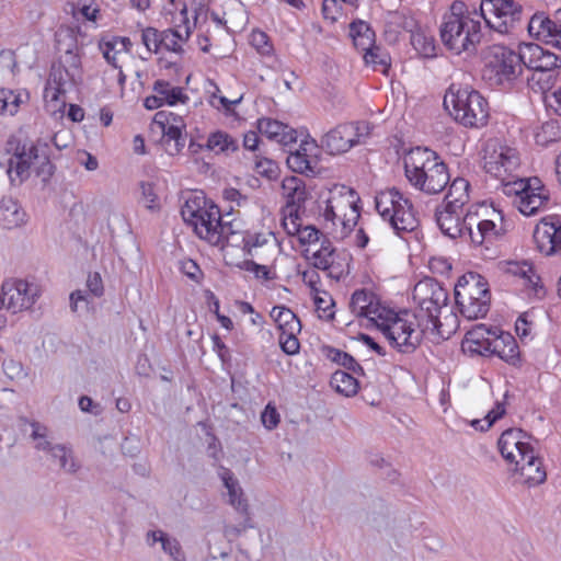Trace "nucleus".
I'll list each match as a JSON object with an SVG mask.
<instances>
[{
    "instance_id": "f257e3e1",
    "label": "nucleus",
    "mask_w": 561,
    "mask_h": 561,
    "mask_svg": "<svg viewBox=\"0 0 561 561\" xmlns=\"http://www.w3.org/2000/svg\"><path fill=\"white\" fill-rule=\"evenodd\" d=\"M439 38L444 47L454 55H474L482 39L477 7L462 0L453 1L442 16Z\"/></svg>"
},
{
    "instance_id": "f03ea898",
    "label": "nucleus",
    "mask_w": 561,
    "mask_h": 561,
    "mask_svg": "<svg viewBox=\"0 0 561 561\" xmlns=\"http://www.w3.org/2000/svg\"><path fill=\"white\" fill-rule=\"evenodd\" d=\"M473 206L461 209L448 206H437L435 220L444 236L456 240L470 241L474 247H484L491 251V247L499 238L500 232L494 221L480 217Z\"/></svg>"
},
{
    "instance_id": "7ed1b4c3",
    "label": "nucleus",
    "mask_w": 561,
    "mask_h": 561,
    "mask_svg": "<svg viewBox=\"0 0 561 561\" xmlns=\"http://www.w3.org/2000/svg\"><path fill=\"white\" fill-rule=\"evenodd\" d=\"M403 167L409 183L427 195L442 193L450 181L447 164L437 152L425 147L407 152Z\"/></svg>"
},
{
    "instance_id": "20e7f679",
    "label": "nucleus",
    "mask_w": 561,
    "mask_h": 561,
    "mask_svg": "<svg viewBox=\"0 0 561 561\" xmlns=\"http://www.w3.org/2000/svg\"><path fill=\"white\" fill-rule=\"evenodd\" d=\"M7 151L12 154L9 160L8 175L12 184L23 183L30 176L34 167L37 176L47 183L55 172V165L49 158V146L42 141L21 140L11 137L7 142Z\"/></svg>"
},
{
    "instance_id": "39448f33",
    "label": "nucleus",
    "mask_w": 561,
    "mask_h": 561,
    "mask_svg": "<svg viewBox=\"0 0 561 561\" xmlns=\"http://www.w3.org/2000/svg\"><path fill=\"white\" fill-rule=\"evenodd\" d=\"M365 312L367 314H363L362 318L376 323L390 345L400 353L411 354L420 346L425 329H421L420 323L415 327L413 322L383 307L377 295L374 294L373 299L368 301Z\"/></svg>"
},
{
    "instance_id": "423d86ee",
    "label": "nucleus",
    "mask_w": 561,
    "mask_h": 561,
    "mask_svg": "<svg viewBox=\"0 0 561 561\" xmlns=\"http://www.w3.org/2000/svg\"><path fill=\"white\" fill-rule=\"evenodd\" d=\"M444 106L465 127L479 128L488 123V101L469 85L453 83L445 94Z\"/></svg>"
},
{
    "instance_id": "0eeeda50",
    "label": "nucleus",
    "mask_w": 561,
    "mask_h": 561,
    "mask_svg": "<svg viewBox=\"0 0 561 561\" xmlns=\"http://www.w3.org/2000/svg\"><path fill=\"white\" fill-rule=\"evenodd\" d=\"M490 300L491 293L484 277L468 273L458 278L455 285V301L465 318H484L490 309Z\"/></svg>"
},
{
    "instance_id": "6e6552de",
    "label": "nucleus",
    "mask_w": 561,
    "mask_h": 561,
    "mask_svg": "<svg viewBox=\"0 0 561 561\" xmlns=\"http://www.w3.org/2000/svg\"><path fill=\"white\" fill-rule=\"evenodd\" d=\"M522 44L518 51L504 45L488 47L484 55L483 77L497 85L512 84L523 72Z\"/></svg>"
},
{
    "instance_id": "1a4fd4ad",
    "label": "nucleus",
    "mask_w": 561,
    "mask_h": 561,
    "mask_svg": "<svg viewBox=\"0 0 561 561\" xmlns=\"http://www.w3.org/2000/svg\"><path fill=\"white\" fill-rule=\"evenodd\" d=\"M375 206L379 215L390 222L397 234L411 232L419 226L412 202L396 187L378 193L375 197Z\"/></svg>"
},
{
    "instance_id": "9d476101",
    "label": "nucleus",
    "mask_w": 561,
    "mask_h": 561,
    "mask_svg": "<svg viewBox=\"0 0 561 561\" xmlns=\"http://www.w3.org/2000/svg\"><path fill=\"white\" fill-rule=\"evenodd\" d=\"M183 220L193 228L196 236L209 244H217L220 234H217V221L221 213L217 205L203 195H194L186 199L181 208Z\"/></svg>"
},
{
    "instance_id": "9b49d317",
    "label": "nucleus",
    "mask_w": 561,
    "mask_h": 561,
    "mask_svg": "<svg viewBox=\"0 0 561 561\" xmlns=\"http://www.w3.org/2000/svg\"><path fill=\"white\" fill-rule=\"evenodd\" d=\"M81 58L71 49L66 50L64 58L53 62L45 85L44 96L58 102L60 96L81 81Z\"/></svg>"
},
{
    "instance_id": "f8f14e48",
    "label": "nucleus",
    "mask_w": 561,
    "mask_h": 561,
    "mask_svg": "<svg viewBox=\"0 0 561 561\" xmlns=\"http://www.w3.org/2000/svg\"><path fill=\"white\" fill-rule=\"evenodd\" d=\"M477 9L480 20L501 34L511 33L523 18V7L514 0H481Z\"/></svg>"
},
{
    "instance_id": "ddd939ff",
    "label": "nucleus",
    "mask_w": 561,
    "mask_h": 561,
    "mask_svg": "<svg viewBox=\"0 0 561 561\" xmlns=\"http://www.w3.org/2000/svg\"><path fill=\"white\" fill-rule=\"evenodd\" d=\"M413 299L419 305V313L414 317H427V322L438 329L440 311L448 304L447 290L436 279L427 277L415 285Z\"/></svg>"
},
{
    "instance_id": "4468645a",
    "label": "nucleus",
    "mask_w": 561,
    "mask_h": 561,
    "mask_svg": "<svg viewBox=\"0 0 561 561\" xmlns=\"http://www.w3.org/2000/svg\"><path fill=\"white\" fill-rule=\"evenodd\" d=\"M520 164L518 151L496 140H489L484 147L483 169L504 182Z\"/></svg>"
},
{
    "instance_id": "2eb2a0df",
    "label": "nucleus",
    "mask_w": 561,
    "mask_h": 561,
    "mask_svg": "<svg viewBox=\"0 0 561 561\" xmlns=\"http://www.w3.org/2000/svg\"><path fill=\"white\" fill-rule=\"evenodd\" d=\"M42 294L35 282L21 278H9L2 283L0 308L5 307L12 313L30 309Z\"/></svg>"
},
{
    "instance_id": "dca6fc26",
    "label": "nucleus",
    "mask_w": 561,
    "mask_h": 561,
    "mask_svg": "<svg viewBox=\"0 0 561 561\" xmlns=\"http://www.w3.org/2000/svg\"><path fill=\"white\" fill-rule=\"evenodd\" d=\"M515 203L525 216H534L545 209L550 201V191L538 176L514 181Z\"/></svg>"
},
{
    "instance_id": "f3484780",
    "label": "nucleus",
    "mask_w": 561,
    "mask_h": 561,
    "mask_svg": "<svg viewBox=\"0 0 561 561\" xmlns=\"http://www.w3.org/2000/svg\"><path fill=\"white\" fill-rule=\"evenodd\" d=\"M364 129L365 123L340 124L321 138V148L330 154L344 153L360 142Z\"/></svg>"
},
{
    "instance_id": "a211bd4d",
    "label": "nucleus",
    "mask_w": 561,
    "mask_h": 561,
    "mask_svg": "<svg viewBox=\"0 0 561 561\" xmlns=\"http://www.w3.org/2000/svg\"><path fill=\"white\" fill-rule=\"evenodd\" d=\"M524 67L531 71H558L561 69V56L535 43L522 44Z\"/></svg>"
},
{
    "instance_id": "6ab92c4d",
    "label": "nucleus",
    "mask_w": 561,
    "mask_h": 561,
    "mask_svg": "<svg viewBox=\"0 0 561 561\" xmlns=\"http://www.w3.org/2000/svg\"><path fill=\"white\" fill-rule=\"evenodd\" d=\"M526 434L522 430L510 428L502 433L497 446L502 457L510 463L516 465L524 458V454L533 451L534 447L525 440Z\"/></svg>"
},
{
    "instance_id": "aec40b11",
    "label": "nucleus",
    "mask_w": 561,
    "mask_h": 561,
    "mask_svg": "<svg viewBox=\"0 0 561 561\" xmlns=\"http://www.w3.org/2000/svg\"><path fill=\"white\" fill-rule=\"evenodd\" d=\"M528 32L537 39L561 50V28L559 19H550L545 12H536L528 22Z\"/></svg>"
},
{
    "instance_id": "412c9836",
    "label": "nucleus",
    "mask_w": 561,
    "mask_h": 561,
    "mask_svg": "<svg viewBox=\"0 0 561 561\" xmlns=\"http://www.w3.org/2000/svg\"><path fill=\"white\" fill-rule=\"evenodd\" d=\"M494 328H488L485 324H478L469 330L462 340V351L471 355L491 356L492 337H494Z\"/></svg>"
},
{
    "instance_id": "4be33fe9",
    "label": "nucleus",
    "mask_w": 561,
    "mask_h": 561,
    "mask_svg": "<svg viewBox=\"0 0 561 561\" xmlns=\"http://www.w3.org/2000/svg\"><path fill=\"white\" fill-rule=\"evenodd\" d=\"M560 231L561 224L542 219L533 233L537 250L547 256L558 253Z\"/></svg>"
},
{
    "instance_id": "5701e85b",
    "label": "nucleus",
    "mask_w": 561,
    "mask_h": 561,
    "mask_svg": "<svg viewBox=\"0 0 561 561\" xmlns=\"http://www.w3.org/2000/svg\"><path fill=\"white\" fill-rule=\"evenodd\" d=\"M494 337H492L491 356L495 355L512 366L520 365V354L517 341L508 333L499 328H494Z\"/></svg>"
},
{
    "instance_id": "b1692460",
    "label": "nucleus",
    "mask_w": 561,
    "mask_h": 561,
    "mask_svg": "<svg viewBox=\"0 0 561 561\" xmlns=\"http://www.w3.org/2000/svg\"><path fill=\"white\" fill-rule=\"evenodd\" d=\"M220 478L224 482L225 488L228 490L229 503L233 508L244 516L242 523V529L250 527L248 522L250 520L249 504L244 497V493L239 485L238 480L234 478L233 472L230 469L222 468Z\"/></svg>"
},
{
    "instance_id": "393cba45",
    "label": "nucleus",
    "mask_w": 561,
    "mask_h": 561,
    "mask_svg": "<svg viewBox=\"0 0 561 561\" xmlns=\"http://www.w3.org/2000/svg\"><path fill=\"white\" fill-rule=\"evenodd\" d=\"M514 471L518 472L529 486L541 484L547 479L542 460L536 455L535 449L524 454V458L522 457L515 465Z\"/></svg>"
},
{
    "instance_id": "a878e982",
    "label": "nucleus",
    "mask_w": 561,
    "mask_h": 561,
    "mask_svg": "<svg viewBox=\"0 0 561 561\" xmlns=\"http://www.w3.org/2000/svg\"><path fill=\"white\" fill-rule=\"evenodd\" d=\"M283 195L286 198L284 209H301L307 199L308 192L305 181L297 176H286L282 182Z\"/></svg>"
},
{
    "instance_id": "bb28decb",
    "label": "nucleus",
    "mask_w": 561,
    "mask_h": 561,
    "mask_svg": "<svg viewBox=\"0 0 561 561\" xmlns=\"http://www.w3.org/2000/svg\"><path fill=\"white\" fill-rule=\"evenodd\" d=\"M27 215L18 201L12 197H3L0 201V226L4 229H13L26 222Z\"/></svg>"
},
{
    "instance_id": "cd10ccee",
    "label": "nucleus",
    "mask_w": 561,
    "mask_h": 561,
    "mask_svg": "<svg viewBox=\"0 0 561 561\" xmlns=\"http://www.w3.org/2000/svg\"><path fill=\"white\" fill-rule=\"evenodd\" d=\"M470 183L463 178H456L449 185L442 206L449 208L465 209V205L469 202Z\"/></svg>"
},
{
    "instance_id": "c85d7f7f",
    "label": "nucleus",
    "mask_w": 561,
    "mask_h": 561,
    "mask_svg": "<svg viewBox=\"0 0 561 561\" xmlns=\"http://www.w3.org/2000/svg\"><path fill=\"white\" fill-rule=\"evenodd\" d=\"M205 148L216 154H229L239 150V142L228 133L216 130L209 134Z\"/></svg>"
},
{
    "instance_id": "c756f323",
    "label": "nucleus",
    "mask_w": 561,
    "mask_h": 561,
    "mask_svg": "<svg viewBox=\"0 0 561 561\" xmlns=\"http://www.w3.org/2000/svg\"><path fill=\"white\" fill-rule=\"evenodd\" d=\"M270 314L272 319L278 324L282 333H300V320L289 308L284 306H275L273 307Z\"/></svg>"
},
{
    "instance_id": "7c9ffc66",
    "label": "nucleus",
    "mask_w": 561,
    "mask_h": 561,
    "mask_svg": "<svg viewBox=\"0 0 561 561\" xmlns=\"http://www.w3.org/2000/svg\"><path fill=\"white\" fill-rule=\"evenodd\" d=\"M153 91L162 96L163 104L173 106L178 103H186L188 96L183 92L182 88L173 87L169 81L156 80L152 87Z\"/></svg>"
},
{
    "instance_id": "2f4dec72",
    "label": "nucleus",
    "mask_w": 561,
    "mask_h": 561,
    "mask_svg": "<svg viewBox=\"0 0 561 561\" xmlns=\"http://www.w3.org/2000/svg\"><path fill=\"white\" fill-rule=\"evenodd\" d=\"M172 112L159 111L153 116V123L159 125L165 141L169 142L183 136L185 124L171 123Z\"/></svg>"
},
{
    "instance_id": "473e14b6",
    "label": "nucleus",
    "mask_w": 561,
    "mask_h": 561,
    "mask_svg": "<svg viewBox=\"0 0 561 561\" xmlns=\"http://www.w3.org/2000/svg\"><path fill=\"white\" fill-rule=\"evenodd\" d=\"M330 383L339 393L345 397H353L358 392V380L344 370H336L332 374Z\"/></svg>"
},
{
    "instance_id": "72a5a7b5",
    "label": "nucleus",
    "mask_w": 561,
    "mask_h": 561,
    "mask_svg": "<svg viewBox=\"0 0 561 561\" xmlns=\"http://www.w3.org/2000/svg\"><path fill=\"white\" fill-rule=\"evenodd\" d=\"M309 252L310 250L307 249L306 256L311 261L314 268L324 271L329 267V262L331 259L335 256L336 249L332 245L328 238H323L320 248L311 252L310 255Z\"/></svg>"
},
{
    "instance_id": "f704fd0d",
    "label": "nucleus",
    "mask_w": 561,
    "mask_h": 561,
    "mask_svg": "<svg viewBox=\"0 0 561 561\" xmlns=\"http://www.w3.org/2000/svg\"><path fill=\"white\" fill-rule=\"evenodd\" d=\"M352 255L346 251L335 252V256L329 262L328 275L331 278L340 280L351 273Z\"/></svg>"
},
{
    "instance_id": "c9c22d12",
    "label": "nucleus",
    "mask_w": 561,
    "mask_h": 561,
    "mask_svg": "<svg viewBox=\"0 0 561 561\" xmlns=\"http://www.w3.org/2000/svg\"><path fill=\"white\" fill-rule=\"evenodd\" d=\"M344 202L341 198H329L322 204H319V215L323 218L325 226L331 224L332 226H336V221H340L344 228L350 227L337 210H341Z\"/></svg>"
},
{
    "instance_id": "e433bc0d",
    "label": "nucleus",
    "mask_w": 561,
    "mask_h": 561,
    "mask_svg": "<svg viewBox=\"0 0 561 561\" xmlns=\"http://www.w3.org/2000/svg\"><path fill=\"white\" fill-rule=\"evenodd\" d=\"M558 71H533L531 76L527 78L528 84L533 90L537 87L542 93L551 92L554 89Z\"/></svg>"
},
{
    "instance_id": "4c0bfd02",
    "label": "nucleus",
    "mask_w": 561,
    "mask_h": 561,
    "mask_svg": "<svg viewBox=\"0 0 561 561\" xmlns=\"http://www.w3.org/2000/svg\"><path fill=\"white\" fill-rule=\"evenodd\" d=\"M287 165L290 170L296 173H301L306 175L316 174L314 167L312 165L311 160L308 158L307 153L304 151L296 150L290 151L287 157Z\"/></svg>"
},
{
    "instance_id": "58836bf2",
    "label": "nucleus",
    "mask_w": 561,
    "mask_h": 561,
    "mask_svg": "<svg viewBox=\"0 0 561 561\" xmlns=\"http://www.w3.org/2000/svg\"><path fill=\"white\" fill-rule=\"evenodd\" d=\"M51 458L57 459L59 461V468L66 472L75 473L78 470V465L76 463L72 451L66 445L56 444L54 445L51 451L49 453Z\"/></svg>"
},
{
    "instance_id": "ea45409f",
    "label": "nucleus",
    "mask_w": 561,
    "mask_h": 561,
    "mask_svg": "<svg viewBox=\"0 0 561 561\" xmlns=\"http://www.w3.org/2000/svg\"><path fill=\"white\" fill-rule=\"evenodd\" d=\"M374 293L368 289H357L353 293L350 301V309L356 317L367 314V305L373 299Z\"/></svg>"
},
{
    "instance_id": "a19ab883",
    "label": "nucleus",
    "mask_w": 561,
    "mask_h": 561,
    "mask_svg": "<svg viewBox=\"0 0 561 561\" xmlns=\"http://www.w3.org/2000/svg\"><path fill=\"white\" fill-rule=\"evenodd\" d=\"M365 62L373 65L376 69L380 67V71L386 72L390 67V57L380 47L374 45L364 54Z\"/></svg>"
},
{
    "instance_id": "79ce46f5",
    "label": "nucleus",
    "mask_w": 561,
    "mask_h": 561,
    "mask_svg": "<svg viewBox=\"0 0 561 561\" xmlns=\"http://www.w3.org/2000/svg\"><path fill=\"white\" fill-rule=\"evenodd\" d=\"M287 128V125L272 118L263 117L257 119V129L259 131L266 136L271 140L277 141L280 131Z\"/></svg>"
},
{
    "instance_id": "37998d69",
    "label": "nucleus",
    "mask_w": 561,
    "mask_h": 561,
    "mask_svg": "<svg viewBox=\"0 0 561 561\" xmlns=\"http://www.w3.org/2000/svg\"><path fill=\"white\" fill-rule=\"evenodd\" d=\"M169 34L167 32L161 35L157 28L147 27L142 31L141 41L144 45L147 47L149 53H157L160 45L168 39Z\"/></svg>"
},
{
    "instance_id": "c03bdc74",
    "label": "nucleus",
    "mask_w": 561,
    "mask_h": 561,
    "mask_svg": "<svg viewBox=\"0 0 561 561\" xmlns=\"http://www.w3.org/2000/svg\"><path fill=\"white\" fill-rule=\"evenodd\" d=\"M300 209H284V218L282 226L288 236H298L301 231V222L299 216Z\"/></svg>"
},
{
    "instance_id": "a18cd8bd",
    "label": "nucleus",
    "mask_w": 561,
    "mask_h": 561,
    "mask_svg": "<svg viewBox=\"0 0 561 561\" xmlns=\"http://www.w3.org/2000/svg\"><path fill=\"white\" fill-rule=\"evenodd\" d=\"M414 48L424 57L432 58L436 56L435 41L431 36L424 34H415L412 36Z\"/></svg>"
},
{
    "instance_id": "49530a36",
    "label": "nucleus",
    "mask_w": 561,
    "mask_h": 561,
    "mask_svg": "<svg viewBox=\"0 0 561 561\" xmlns=\"http://www.w3.org/2000/svg\"><path fill=\"white\" fill-rule=\"evenodd\" d=\"M334 305L333 298L327 291H324V296L314 297V306L320 312L319 317L327 321L334 319Z\"/></svg>"
},
{
    "instance_id": "de8ad7c7",
    "label": "nucleus",
    "mask_w": 561,
    "mask_h": 561,
    "mask_svg": "<svg viewBox=\"0 0 561 561\" xmlns=\"http://www.w3.org/2000/svg\"><path fill=\"white\" fill-rule=\"evenodd\" d=\"M139 187L141 192L140 202L145 205V207L150 210L158 209L159 203L158 195L154 191V185L150 182H140Z\"/></svg>"
},
{
    "instance_id": "09e8293b",
    "label": "nucleus",
    "mask_w": 561,
    "mask_h": 561,
    "mask_svg": "<svg viewBox=\"0 0 561 561\" xmlns=\"http://www.w3.org/2000/svg\"><path fill=\"white\" fill-rule=\"evenodd\" d=\"M161 547L164 553H167L173 561H185V554L182 550L181 543L176 538L167 537L162 540Z\"/></svg>"
},
{
    "instance_id": "8fccbe9b",
    "label": "nucleus",
    "mask_w": 561,
    "mask_h": 561,
    "mask_svg": "<svg viewBox=\"0 0 561 561\" xmlns=\"http://www.w3.org/2000/svg\"><path fill=\"white\" fill-rule=\"evenodd\" d=\"M542 101L548 114L561 116V85L546 93Z\"/></svg>"
},
{
    "instance_id": "3c124183",
    "label": "nucleus",
    "mask_w": 561,
    "mask_h": 561,
    "mask_svg": "<svg viewBox=\"0 0 561 561\" xmlns=\"http://www.w3.org/2000/svg\"><path fill=\"white\" fill-rule=\"evenodd\" d=\"M323 355L332 363L337 364L346 369L348 364L353 363V356L344 351L333 346H324L322 348Z\"/></svg>"
},
{
    "instance_id": "603ef678",
    "label": "nucleus",
    "mask_w": 561,
    "mask_h": 561,
    "mask_svg": "<svg viewBox=\"0 0 561 561\" xmlns=\"http://www.w3.org/2000/svg\"><path fill=\"white\" fill-rule=\"evenodd\" d=\"M216 230L217 234H220V237L218 239V243L215 245L221 248L229 243L231 237L238 233V229L236 228L234 221H225L222 218L220 219V221H217Z\"/></svg>"
},
{
    "instance_id": "864d4df0",
    "label": "nucleus",
    "mask_w": 561,
    "mask_h": 561,
    "mask_svg": "<svg viewBox=\"0 0 561 561\" xmlns=\"http://www.w3.org/2000/svg\"><path fill=\"white\" fill-rule=\"evenodd\" d=\"M524 286L529 290V296L535 299L541 300L547 294L546 287L536 271L531 273V276L524 280Z\"/></svg>"
},
{
    "instance_id": "5fc2aeb1",
    "label": "nucleus",
    "mask_w": 561,
    "mask_h": 561,
    "mask_svg": "<svg viewBox=\"0 0 561 561\" xmlns=\"http://www.w3.org/2000/svg\"><path fill=\"white\" fill-rule=\"evenodd\" d=\"M255 171L268 180H275L279 174V168L277 163L267 158H261L256 160Z\"/></svg>"
},
{
    "instance_id": "6e6d98bb",
    "label": "nucleus",
    "mask_w": 561,
    "mask_h": 561,
    "mask_svg": "<svg viewBox=\"0 0 561 561\" xmlns=\"http://www.w3.org/2000/svg\"><path fill=\"white\" fill-rule=\"evenodd\" d=\"M19 106V98L11 90L0 88V113L10 112L13 115Z\"/></svg>"
},
{
    "instance_id": "4d7b16f0",
    "label": "nucleus",
    "mask_w": 561,
    "mask_h": 561,
    "mask_svg": "<svg viewBox=\"0 0 561 561\" xmlns=\"http://www.w3.org/2000/svg\"><path fill=\"white\" fill-rule=\"evenodd\" d=\"M298 333H280L279 345L282 351L287 355H295L299 352L300 343L297 339Z\"/></svg>"
},
{
    "instance_id": "13d9d810",
    "label": "nucleus",
    "mask_w": 561,
    "mask_h": 561,
    "mask_svg": "<svg viewBox=\"0 0 561 561\" xmlns=\"http://www.w3.org/2000/svg\"><path fill=\"white\" fill-rule=\"evenodd\" d=\"M261 421L264 427L270 431L274 430L278 425L280 416L276 408L271 402L267 403L264 410L262 411Z\"/></svg>"
},
{
    "instance_id": "bf43d9fd",
    "label": "nucleus",
    "mask_w": 561,
    "mask_h": 561,
    "mask_svg": "<svg viewBox=\"0 0 561 561\" xmlns=\"http://www.w3.org/2000/svg\"><path fill=\"white\" fill-rule=\"evenodd\" d=\"M99 48L107 64H110L113 68H119L116 58L119 49L115 48V43H110V41L103 38L99 43Z\"/></svg>"
},
{
    "instance_id": "052dcab7",
    "label": "nucleus",
    "mask_w": 561,
    "mask_h": 561,
    "mask_svg": "<svg viewBox=\"0 0 561 561\" xmlns=\"http://www.w3.org/2000/svg\"><path fill=\"white\" fill-rule=\"evenodd\" d=\"M341 10L342 5L337 2V0H323L322 2V15L331 23L337 21V18L341 14Z\"/></svg>"
},
{
    "instance_id": "680f3d73",
    "label": "nucleus",
    "mask_w": 561,
    "mask_h": 561,
    "mask_svg": "<svg viewBox=\"0 0 561 561\" xmlns=\"http://www.w3.org/2000/svg\"><path fill=\"white\" fill-rule=\"evenodd\" d=\"M321 234L314 226H306L299 232L298 240L301 244H313L319 241Z\"/></svg>"
},
{
    "instance_id": "e2e57ef3",
    "label": "nucleus",
    "mask_w": 561,
    "mask_h": 561,
    "mask_svg": "<svg viewBox=\"0 0 561 561\" xmlns=\"http://www.w3.org/2000/svg\"><path fill=\"white\" fill-rule=\"evenodd\" d=\"M505 414V405L503 402H496L495 407L489 411L485 416V426H481L480 431L489 430L497 420Z\"/></svg>"
},
{
    "instance_id": "0e129e2a",
    "label": "nucleus",
    "mask_w": 561,
    "mask_h": 561,
    "mask_svg": "<svg viewBox=\"0 0 561 561\" xmlns=\"http://www.w3.org/2000/svg\"><path fill=\"white\" fill-rule=\"evenodd\" d=\"M375 34L369 24L363 20H355L350 24V36L360 37Z\"/></svg>"
},
{
    "instance_id": "69168bd1",
    "label": "nucleus",
    "mask_w": 561,
    "mask_h": 561,
    "mask_svg": "<svg viewBox=\"0 0 561 561\" xmlns=\"http://www.w3.org/2000/svg\"><path fill=\"white\" fill-rule=\"evenodd\" d=\"M534 328V322L528 320V313L520 314L515 323V330L516 333L520 337H526L530 334L531 330Z\"/></svg>"
},
{
    "instance_id": "338daca9",
    "label": "nucleus",
    "mask_w": 561,
    "mask_h": 561,
    "mask_svg": "<svg viewBox=\"0 0 561 561\" xmlns=\"http://www.w3.org/2000/svg\"><path fill=\"white\" fill-rule=\"evenodd\" d=\"M87 286L95 297H101L104 293L103 282L99 273L89 274Z\"/></svg>"
},
{
    "instance_id": "774afa93",
    "label": "nucleus",
    "mask_w": 561,
    "mask_h": 561,
    "mask_svg": "<svg viewBox=\"0 0 561 561\" xmlns=\"http://www.w3.org/2000/svg\"><path fill=\"white\" fill-rule=\"evenodd\" d=\"M510 271L520 277L523 280L531 276V273L535 272L533 264L527 261H523L522 263H514L511 265Z\"/></svg>"
}]
</instances>
